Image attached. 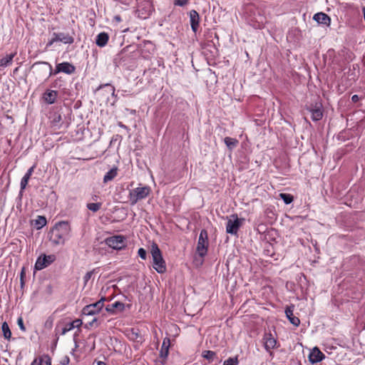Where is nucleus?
<instances>
[{
	"instance_id": "48",
	"label": "nucleus",
	"mask_w": 365,
	"mask_h": 365,
	"mask_svg": "<svg viewBox=\"0 0 365 365\" xmlns=\"http://www.w3.org/2000/svg\"><path fill=\"white\" fill-rule=\"evenodd\" d=\"M97 198H98V196H97V195H94V196H93V197H92V199H93V200H97Z\"/></svg>"
},
{
	"instance_id": "32",
	"label": "nucleus",
	"mask_w": 365,
	"mask_h": 365,
	"mask_svg": "<svg viewBox=\"0 0 365 365\" xmlns=\"http://www.w3.org/2000/svg\"><path fill=\"white\" fill-rule=\"evenodd\" d=\"M72 329H72V327L71 326L70 323H68L61 329L60 334L61 335H64L67 332L71 331Z\"/></svg>"
},
{
	"instance_id": "38",
	"label": "nucleus",
	"mask_w": 365,
	"mask_h": 365,
	"mask_svg": "<svg viewBox=\"0 0 365 365\" xmlns=\"http://www.w3.org/2000/svg\"><path fill=\"white\" fill-rule=\"evenodd\" d=\"M189 0H175V5L183 6L188 3Z\"/></svg>"
},
{
	"instance_id": "37",
	"label": "nucleus",
	"mask_w": 365,
	"mask_h": 365,
	"mask_svg": "<svg viewBox=\"0 0 365 365\" xmlns=\"http://www.w3.org/2000/svg\"><path fill=\"white\" fill-rule=\"evenodd\" d=\"M93 271L88 272L83 277L84 284L86 285L89 279L91 278Z\"/></svg>"
},
{
	"instance_id": "10",
	"label": "nucleus",
	"mask_w": 365,
	"mask_h": 365,
	"mask_svg": "<svg viewBox=\"0 0 365 365\" xmlns=\"http://www.w3.org/2000/svg\"><path fill=\"white\" fill-rule=\"evenodd\" d=\"M235 217L234 220H229L226 225V232L231 235H237L240 227L242 225L243 219H240L237 215H232Z\"/></svg>"
},
{
	"instance_id": "22",
	"label": "nucleus",
	"mask_w": 365,
	"mask_h": 365,
	"mask_svg": "<svg viewBox=\"0 0 365 365\" xmlns=\"http://www.w3.org/2000/svg\"><path fill=\"white\" fill-rule=\"evenodd\" d=\"M16 55V52L7 54L6 56L0 59V68H6L11 65L14 56Z\"/></svg>"
},
{
	"instance_id": "17",
	"label": "nucleus",
	"mask_w": 365,
	"mask_h": 365,
	"mask_svg": "<svg viewBox=\"0 0 365 365\" xmlns=\"http://www.w3.org/2000/svg\"><path fill=\"white\" fill-rule=\"evenodd\" d=\"M313 19L318 24H323L325 26H329L331 23L330 17L322 12L317 13L314 15Z\"/></svg>"
},
{
	"instance_id": "26",
	"label": "nucleus",
	"mask_w": 365,
	"mask_h": 365,
	"mask_svg": "<svg viewBox=\"0 0 365 365\" xmlns=\"http://www.w3.org/2000/svg\"><path fill=\"white\" fill-rule=\"evenodd\" d=\"M224 142L226 144V145L227 146V148H230V149H232L238 143V140L237 139L232 138H230V137L225 138Z\"/></svg>"
},
{
	"instance_id": "5",
	"label": "nucleus",
	"mask_w": 365,
	"mask_h": 365,
	"mask_svg": "<svg viewBox=\"0 0 365 365\" xmlns=\"http://www.w3.org/2000/svg\"><path fill=\"white\" fill-rule=\"evenodd\" d=\"M208 248V239L207 232L205 230L200 231L198 242L197 245L196 251L199 256L201 257H205L207 255Z\"/></svg>"
},
{
	"instance_id": "19",
	"label": "nucleus",
	"mask_w": 365,
	"mask_h": 365,
	"mask_svg": "<svg viewBox=\"0 0 365 365\" xmlns=\"http://www.w3.org/2000/svg\"><path fill=\"white\" fill-rule=\"evenodd\" d=\"M125 309V304L120 302H115L114 303L108 305L106 307V309L108 312L115 314L116 312H121Z\"/></svg>"
},
{
	"instance_id": "1",
	"label": "nucleus",
	"mask_w": 365,
	"mask_h": 365,
	"mask_svg": "<svg viewBox=\"0 0 365 365\" xmlns=\"http://www.w3.org/2000/svg\"><path fill=\"white\" fill-rule=\"evenodd\" d=\"M38 66H43L42 68H40L39 70L44 73L47 72V68H48V74L46 79L50 78L51 76L56 75L59 73H66L68 75H71V74L73 73L76 71V67L69 62H63V63L56 64V68L54 71L53 70L52 66L48 62H45V61L36 62L34 64L33 66L36 67Z\"/></svg>"
},
{
	"instance_id": "47",
	"label": "nucleus",
	"mask_w": 365,
	"mask_h": 365,
	"mask_svg": "<svg viewBox=\"0 0 365 365\" xmlns=\"http://www.w3.org/2000/svg\"><path fill=\"white\" fill-rule=\"evenodd\" d=\"M20 280H21V286H24V278H20Z\"/></svg>"
},
{
	"instance_id": "14",
	"label": "nucleus",
	"mask_w": 365,
	"mask_h": 365,
	"mask_svg": "<svg viewBox=\"0 0 365 365\" xmlns=\"http://www.w3.org/2000/svg\"><path fill=\"white\" fill-rule=\"evenodd\" d=\"M190 26L192 31L196 34L200 24V16L195 10L190 11Z\"/></svg>"
},
{
	"instance_id": "25",
	"label": "nucleus",
	"mask_w": 365,
	"mask_h": 365,
	"mask_svg": "<svg viewBox=\"0 0 365 365\" xmlns=\"http://www.w3.org/2000/svg\"><path fill=\"white\" fill-rule=\"evenodd\" d=\"M1 329L4 334V336L6 339H10L11 337V331L9 329L8 324L4 322L1 325Z\"/></svg>"
},
{
	"instance_id": "29",
	"label": "nucleus",
	"mask_w": 365,
	"mask_h": 365,
	"mask_svg": "<svg viewBox=\"0 0 365 365\" xmlns=\"http://www.w3.org/2000/svg\"><path fill=\"white\" fill-rule=\"evenodd\" d=\"M279 197L283 200L286 205L290 204L294 200L293 196L290 194L280 193Z\"/></svg>"
},
{
	"instance_id": "30",
	"label": "nucleus",
	"mask_w": 365,
	"mask_h": 365,
	"mask_svg": "<svg viewBox=\"0 0 365 365\" xmlns=\"http://www.w3.org/2000/svg\"><path fill=\"white\" fill-rule=\"evenodd\" d=\"M238 359L237 357H230L227 360H225L223 363V365H237Z\"/></svg>"
},
{
	"instance_id": "8",
	"label": "nucleus",
	"mask_w": 365,
	"mask_h": 365,
	"mask_svg": "<svg viewBox=\"0 0 365 365\" xmlns=\"http://www.w3.org/2000/svg\"><path fill=\"white\" fill-rule=\"evenodd\" d=\"M105 297H102L98 302L86 305L83 309V314L85 315H95L98 314L103 307L104 302L106 301Z\"/></svg>"
},
{
	"instance_id": "40",
	"label": "nucleus",
	"mask_w": 365,
	"mask_h": 365,
	"mask_svg": "<svg viewBox=\"0 0 365 365\" xmlns=\"http://www.w3.org/2000/svg\"><path fill=\"white\" fill-rule=\"evenodd\" d=\"M70 362V359L68 358V356H66L61 361V364L62 365H67Z\"/></svg>"
},
{
	"instance_id": "41",
	"label": "nucleus",
	"mask_w": 365,
	"mask_h": 365,
	"mask_svg": "<svg viewBox=\"0 0 365 365\" xmlns=\"http://www.w3.org/2000/svg\"><path fill=\"white\" fill-rule=\"evenodd\" d=\"M360 98L358 95H354L351 96V101L353 103H356L359 101Z\"/></svg>"
},
{
	"instance_id": "7",
	"label": "nucleus",
	"mask_w": 365,
	"mask_h": 365,
	"mask_svg": "<svg viewBox=\"0 0 365 365\" xmlns=\"http://www.w3.org/2000/svg\"><path fill=\"white\" fill-rule=\"evenodd\" d=\"M62 42L65 44H71L73 43V38L68 34L65 33H53L52 37L46 44L47 47L52 46L56 42Z\"/></svg>"
},
{
	"instance_id": "11",
	"label": "nucleus",
	"mask_w": 365,
	"mask_h": 365,
	"mask_svg": "<svg viewBox=\"0 0 365 365\" xmlns=\"http://www.w3.org/2000/svg\"><path fill=\"white\" fill-rule=\"evenodd\" d=\"M307 110L311 113L312 119L314 121H318L322 119L323 116L322 106L320 103H316L314 105L312 104Z\"/></svg>"
},
{
	"instance_id": "35",
	"label": "nucleus",
	"mask_w": 365,
	"mask_h": 365,
	"mask_svg": "<svg viewBox=\"0 0 365 365\" xmlns=\"http://www.w3.org/2000/svg\"><path fill=\"white\" fill-rule=\"evenodd\" d=\"M103 87H110L112 96H115V89L114 86H113L110 83H106V84L101 85L98 89H101Z\"/></svg>"
},
{
	"instance_id": "31",
	"label": "nucleus",
	"mask_w": 365,
	"mask_h": 365,
	"mask_svg": "<svg viewBox=\"0 0 365 365\" xmlns=\"http://www.w3.org/2000/svg\"><path fill=\"white\" fill-rule=\"evenodd\" d=\"M215 356V353L210 350L205 351L202 353V356L208 360H212Z\"/></svg>"
},
{
	"instance_id": "51",
	"label": "nucleus",
	"mask_w": 365,
	"mask_h": 365,
	"mask_svg": "<svg viewBox=\"0 0 365 365\" xmlns=\"http://www.w3.org/2000/svg\"><path fill=\"white\" fill-rule=\"evenodd\" d=\"M47 364H48V365H51V364H50V363H48Z\"/></svg>"
},
{
	"instance_id": "2",
	"label": "nucleus",
	"mask_w": 365,
	"mask_h": 365,
	"mask_svg": "<svg viewBox=\"0 0 365 365\" xmlns=\"http://www.w3.org/2000/svg\"><path fill=\"white\" fill-rule=\"evenodd\" d=\"M71 227L68 221H61L56 223L53 229V241L56 245L63 244L69 237Z\"/></svg>"
},
{
	"instance_id": "4",
	"label": "nucleus",
	"mask_w": 365,
	"mask_h": 365,
	"mask_svg": "<svg viewBox=\"0 0 365 365\" xmlns=\"http://www.w3.org/2000/svg\"><path fill=\"white\" fill-rule=\"evenodd\" d=\"M150 192V187L148 185H140L129 192L128 198L130 205H134L138 201L145 199Z\"/></svg>"
},
{
	"instance_id": "15",
	"label": "nucleus",
	"mask_w": 365,
	"mask_h": 365,
	"mask_svg": "<svg viewBox=\"0 0 365 365\" xmlns=\"http://www.w3.org/2000/svg\"><path fill=\"white\" fill-rule=\"evenodd\" d=\"M324 357V354L317 347H314L309 355V359L312 364L322 361Z\"/></svg>"
},
{
	"instance_id": "44",
	"label": "nucleus",
	"mask_w": 365,
	"mask_h": 365,
	"mask_svg": "<svg viewBox=\"0 0 365 365\" xmlns=\"http://www.w3.org/2000/svg\"><path fill=\"white\" fill-rule=\"evenodd\" d=\"M41 362H38L37 361V359H35L32 362H31V365H41Z\"/></svg>"
},
{
	"instance_id": "23",
	"label": "nucleus",
	"mask_w": 365,
	"mask_h": 365,
	"mask_svg": "<svg viewBox=\"0 0 365 365\" xmlns=\"http://www.w3.org/2000/svg\"><path fill=\"white\" fill-rule=\"evenodd\" d=\"M118 175V168L114 167L108 171L103 177V182L106 183L113 180Z\"/></svg>"
},
{
	"instance_id": "46",
	"label": "nucleus",
	"mask_w": 365,
	"mask_h": 365,
	"mask_svg": "<svg viewBox=\"0 0 365 365\" xmlns=\"http://www.w3.org/2000/svg\"><path fill=\"white\" fill-rule=\"evenodd\" d=\"M96 320H97V319H96V318H94V319H93V321H92V322H91L89 323V326H92V325L93 324V323L96 322Z\"/></svg>"
},
{
	"instance_id": "20",
	"label": "nucleus",
	"mask_w": 365,
	"mask_h": 365,
	"mask_svg": "<svg viewBox=\"0 0 365 365\" xmlns=\"http://www.w3.org/2000/svg\"><path fill=\"white\" fill-rule=\"evenodd\" d=\"M108 34L106 32H101L96 37V43L98 46L103 48L108 43Z\"/></svg>"
},
{
	"instance_id": "12",
	"label": "nucleus",
	"mask_w": 365,
	"mask_h": 365,
	"mask_svg": "<svg viewBox=\"0 0 365 365\" xmlns=\"http://www.w3.org/2000/svg\"><path fill=\"white\" fill-rule=\"evenodd\" d=\"M265 17L260 14H258L257 16H254L253 17H250L249 19L250 25L256 29H262L265 24Z\"/></svg>"
},
{
	"instance_id": "21",
	"label": "nucleus",
	"mask_w": 365,
	"mask_h": 365,
	"mask_svg": "<svg viewBox=\"0 0 365 365\" xmlns=\"http://www.w3.org/2000/svg\"><path fill=\"white\" fill-rule=\"evenodd\" d=\"M169 346H170V339L168 338H165L163 339L161 349L160 351V357L165 361L169 353Z\"/></svg>"
},
{
	"instance_id": "50",
	"label": "nucleus",
	"mask_w": 365,
	"mask_h": 365,
	"mask_svg": "<svg viewBox=\"0 0 365 365\" xmlns=\"http://www.w3.org/2000/svg\"><path fill=\"white\" fill-rule=\"evenodd\" d=\"M135 335H136V337H135V339H138V334H135Z\"/></svg>"
},
{
	"instance_id": "28",
	"label": "nucleus",
	"mask_w": 365,
	"mask_h": 365,
	"mask_svg": "<svg viewBox=\"0 0 365 365\" xmlns=\"http://www.w3.org/2000/svg\"><path fill=\"white\" fill-rule=\"evenodd\" d=\"M101 202H91L88 203L86 205L87 208L93 212L98 211L101 209Z\"/></svg>"
},
{
	"instance_id": "42",
	"label": "nucleus",
	"mask_w": 365,
	"mask_h": 365,
	"mask_svg": "<svg viewBox=\"0 0 365 365\" xmlns=\"http://www.w3.org/2000/svg\"><path fill=\"white\" fill-rule=\"evenodd\" d=\"M114 20L117 22H120L122 21L121 17L119 15L115 16Z\"/></svg>"
},
{
	"instance_id": "6",
	"label": "nucleus",
	"mask_w": 365,
	"mask_h": 365,
	"mask_svg": "<svg viewBox=\"0 0 365 365\" xmlns=\"http://www.w3.org/2000/svg\"><path fill=\"white\" fill-rule=\"evenodd\" d=\"M105 242L108 247L114 250H122L126 247V239L123 235H115L108 237Z\"/></svg>"
},
{
	"instance_id": "18",
	"label": "nucleus",
	"mask_w": 365,
	"mask_h": 365,
	"mask_svg": "<svg viewBox=\"0 0 365 365\" xmlns=\"http://www.w3.org/2000/svg\"><path fill=\"white\" fill-rule=\"evenodd\" d=\"M58 96V92L53 90H47L43 94V101L48 104H53L56 102Z\"/></svg>"
},
{
	"instance_id": "33",
	"label": "nucleus",
	"mask_w": 365,
	"mask_h": 365,
	"mask_svg": "<svg viewBox=\"0 0 365 365\" xmlns=\"http://www.w3.org/2000/svg\"><path fill=\"white\" fill-rule=\"evenodd\" d=\"M71 326L72 327V329L74 328H79L82 325V321L81 319H75L71 322H69Z\"/></svg>"
},
{
	"instance_id": "16",
	"label": "nucleus",
	"mask_w": 365,
	"mask_h": 365,
	"mask_svg": "<svg viewBox=\"0 0 365 365\" xmlns=\"http://www.w3.org/2000/svg\"><path fill=\"white\" fill-rule=\"evenodd\" d=\"M294 306L293 304L287 307L285 309V314L289 320L290 323L297 327L300 324V320L298 317L294 315Z\"/></svg>"
},
{
	"instance_id": "39",
	"label": "nucleus",
	"mask_w": 365,
	"mask_h": 365,
	"mask_svg": "<svg viewBox=\"0 0 365 365\" xmlns=\"http://www.w3.org/2000/svg\"><path fill=\"white\" fill-rule=\"evenodd\" d=\"M62 120V118H61V115L60 114H54L53 115V123H59L61 122Z\"/></svg>"
},
{
	"instance_id": "3",
	"label": "nucleus",
	"mask_w": 365,
	"mask_h": 365,
	"mask_svg": "<svg viewBox=\"0 0 365 365\" xmlns=\"http://www.w3.org/2000/svg\"><path fill=\"white\" fill-rule=\"evenodd\" d=\"M150 253L153 258V267L160 274L166 271L165 262L163 259L162 252L156 243L151 245Z\"/></svg>"
},
{
	"instance_id": "34",
	"label": "nucleus",
	"mask_w": 365,
	"mask_h": 365,
	"mask_svg": "<svg viewBox=\"0 0 365 365\" xmlns=\"http://www.w3.org/2000/svg\"><path fill=\"white\" fill-rule=\"evenodd\" d=\"M138 256L143 259H146L147 258V252L144 248H140L138 251Z\"/></svg>"
},
{
	"instance_id": "13",
	"label": "nucleus",
	"mask_w": 365,
	"mask_h": 365,
	"mask_svg": "<svg viewBox=\"0 0 365 365\" xmlns=\"http://www.w3.org/2000/svg\"><path fill=\"white\" fill-rule=\"evenodd\" d=\"M264 346V349L271 352V350L275 348L277 345V340L271 333H264L263 336Z\"/></svg>"
},
{
	"instance_id": "43",
	"label": "nucleus",
	"mask_w": 365,
	"mask_h": 365,
	"mask_svg": "<svg viewBox=\"0 0 365 365\" xmlns=\"http://www.w3.org/2000/svg\"><path fill=\"white\" fill-rule=\"evenodd\" d=\"M20 275H21L20 278H24V277H25V268L24 267L22 268Z\"/></svg>"
},
{
	"instance_id": "9",
	"label": "nucleus",
	"mask_w": 365,
	"mask_h": 365,
	"mask_svg": "<svg viewBox=\"0 0 365 365\" xmlns=\"http://www.w3.org/2000/svg\"><path fill=\"white\" fill-rule=\"evenodd\" d=\"M56 259V256L54 255H46L45 254L41 255L38 257L35 263V269L41 270L48 265H50L52 262H53Z\"/></svg>"
},
{
	"instance_id": "45",
	"label": "nucleus",
	"mask_w": 365,
	"mask_h": 365,
	"mask_svg": "<svg viewBox=\"0 0 365 365\" xmlns=\"http://www.w3.org/2000/svg\"><path fill=\"white\" fill-rule=\"evenodd\" d=\"M97 365H106V364L104 361H97Z\"/></svg>"
},
{
	"instance_id": "27",
	"label": "nucleus",
	"mask_w": 365,
	"mask_h": 365,
	"mask_svg": "<svg viewBox=\"0 0 365 365\" xmlns=\"http://www.w3.org/2000/svg\"><path fill=\"white\" fill-rule=\"evenodd\" d=\"M46 219L45 217L43 216H38L37 218L35 220V225L36 226V228L38 230V229H41L42 228L43 226H45L46 225Z\"/></svg>"
},
{
	"instance_id": "49",
	"label": "nucleus",
	"mask_w": 365,
	"mask_h": 365,
	"mask_svg": "<svg viewBox=\"0 0 365 365\" xmlns=\"http://www.w3.org/2000/svg\"><path fill=\"white\" fill-rule=\"evenodd\" d=\"M119 125H120V126H121V127H125V125H123V124H121V123H120Z\"/></svg>"
},
{
	"instance_id": "24",
	"label": "nucleus",
	"mask_w": 365,
	"mask_h": 365,
	"mask_svg": "<svg viewBox=\"0 0 365 365\" xmlns=\"http://www.w3.org/2000/svg\"><path fill=\"white\" fill-rule=\"evenodd\" d=\"M33 170H34V167H31L30 168L26 173L24 175V176L21 178V183H20V185H21V190H24L28 184V182H29V180L33 173Z\"/></svg>"
},
{
	"instance_id": "36",
	"label": "nucleus",
	"mask_w": 365,
	"mask_h": 365,
	"mask_svg": "<svg viewBox=\"0 0 365 365\" xmlns=\"http://www.w3.org/2000/svg\"><path fill=\"white\" fill-rule=\"evenodd\" d=\"M17 324L21 331H26V327L24 324V321H23V319L21 317H20L17 319Z\"/></svg>"
}]
</instances>
